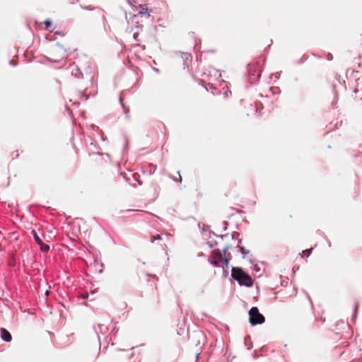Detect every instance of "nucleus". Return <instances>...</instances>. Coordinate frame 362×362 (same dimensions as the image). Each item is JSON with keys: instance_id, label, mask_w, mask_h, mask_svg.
I'll use <instances>...</instances> for the list:
<instances>
[{"instance_id": "nucleus-15", "label": "nucleus", "mask_w": 362, "mask_h": 362, "mask_svg": "<svg viewBox=\"0 0 362 362\" xmlns=\"http://www.w3.org/2000/svg\"><path fill=\"white\" fill-rule=\"evenodd\" d=\"M138 36H139V33H134V39H135L136 41H138V39H137Z\"/></svg>"}, {"instance_id": "nucleus-8", "label": "nucleus", "mask_w": 362, "mask_h": 362, "mask_svg": "<svg viewBox=\"0 0 362 362\" xmlns=\"http://www.w3.org/2000/svg\"><path fill=\"white\" fill-rule=\"evenodd\" d=\"M31 233H32V235H33V238H34L35 240L36 241V243H37V244H41L42 240L40 239V238L38 236V235H37V233H36V231H35V230H33L31 231Z\"/></svg>"}, {"instance_id": "nucleus-7", "label": "nucleus", "mask_w": 362, "mask_h": 362, "mask_svg": "<svg viewBox=\"0 0 362 362\" xmlns=\"http://www.w3.org/2000/svg\"><path fill=\"white\" fill-rule=\"evenodd\" d=\"M150 12L151 11H148V8L144 7V6H140V9H139L138 13L141 16L147 15L148 16H149Z\"/></svg>"}, {"instance_id": "nucleus-5", "label": "nucleus", "mask_w": 362, "mask_h": 362, "mask_svg": "<svg viewBox=\"0 0 362 362\" xmlns=\"http://www.w3.org/2000/svg\"><path fill=\"white\" fill-rule=\"evenodd\" d=\"M248 71L250 74H252V76L259 78L260 76L261 73V64H259V60L249 64Z\"/></svg>"}, {"instance_id": "nucleus-11", "label": "nucleus", "mask_w": 362, "mask_h": 362, "mask_svg": "<svg viewBox=\"0 0 362 362\" xmlns=\"http://www.w3.org/2000/svg\"><path fill=\"white\" fill-rule=\"evenodd\" d=\"M239 250L243 253V257H245V256L249 253V251L247 250L245 248H244L242 246H239Z\"/></svg>"}, {"instance_id": "nucleus-12", "label": "nucleus", "mask_w": 362, "mask_h": 362, "mask_svg": "<svg viewBox=\"0 0 362 362\" xmlns=\"http://www.w3.org/2000/svg\"><path fill=\"white\" fill-rule=\"evenodd\" d=\"M312 250L313 249L310 248V249H307V250H305L303 251V255H306L307 257L310 256V254L312 253Z\"/></svg>"}, {"instance_id": "nucleus-2", "label": "nucleus", "mask_w": 362, "mask_h": 362, "mask_svg": "<svg viewBox=\"0 0 362 362\" xmlns=\"http://www.w3.org/2000/svg\"><path fill=\"white\" fill-rule=\"evenodd\" d=\"M231 276L239 284L250 287L252 286L253 281L251 276L245 273L240 267H233Z\"/></svg>"}, {"instance_id": "nucleus-3", "label": "nucleus", "mask_w": 362, "mask_h": 362, "mask_svg": "<svg viewBox=\"0 0 362 362\" xmlns=\"http://www.w3.org/2000/svg\"><path fill=\"white\" fill-rule=\"evenodd\" d=\"M210 262L215 267H228V259L219 250H214L211 255Z\"/></svg>"}, {"instance_id": "nucleus-9", "label": "nucleus", "mask_w": 362, "mask_h": 362, "mask_svg": "<svg viewBox=\"0 0 362 362\" xmlns=\"http://www.w3.org/2000/svg\"><path fill=\"white\" fill-rule=\"evenodd\" d=\"M38 245L40 246L41 251H42L44 252H46L49 251V245L43 243L42 241L41 244H38Z\"/></svg>"}, {"instance_id": "nucleus-6", "label": "nucleus", "mask_w": 362, "mask_h": 362, "mask_svg": "<svg viewBox=\"0 0 362 362\" xmlns=\"http://www.w3.org/2000/svg\"><path fill=\"white\" fill-rule=\"evenodd\" d=\"M0 332H1V337L4 341H7V342H9L11 341V339H12L11 334L7 329H6L5 328H1Z\"/></svg>"}, {"instance_id": "nucleus-14", "label": "nucleus", "mask_w": 362, "mask_h": 362, "mask_svg": "<svg viewBox=\"0 0 362 362\" xmlns=\"http://www.w3.org/2000/svg\"><path fill=\"white\" fill-rule=\"evenodd\" d=\"M177 174H178V177H174V180L177 181V182H181V180H182L181 175L179 172L177 173Z\"/></svg>"}, {"instance_id": "nucleus-10", "label": "nucleus", "mask_w": 362, "mask_h": 362, "mask_svg": "<svg viewBox=\"0 0 362 362\" xmlns=\"http://www.w3.org/2000/svg\"><path fill=\"white\" fill-rule=\"evenodd\" d=\"M161 239H162V238H161V236L160 235H151L150 241L151 243H153L155 240H161Z\"/></svg>"}, {"instance_id": "nucleus-1", "label": "nucleus", "mask_w": 362, "mask_h": 362, "mask_svg": "<svg viewBox=\"0 0 362 362\" xmlns=\"http://www.w3.org/2000/svg\"><path fill=\"white\" fill-rule=\"evenodd\" d=\"M66 57V49L59 44H57L51 47L47 52V59L52 62L59 63Z\"/></svg>"}, {"instance_id": "nucleus-4", "label": "nucleus", "mask_w": 362, "mask_h": 362, "mask_svg": "<svg viewBox=\"0 0 362 362\" xmlns=\"http://www.w3.org/2000/svg\"><path fill=\"white\" fill-rule=\"evenodd\" d=\"M249 315H250V322L252 325H256L259 324H262L265 318L259 313V310L257 307H252L250 311H249Z\"/></svg>"}, {"instance_id": "nucleus-13", "label": "nucleus", "mask_w": 362, "mask_h": 362, "mask_svg": "<svg viewBox=\"0 0 362 362\" xmlns=\"http://www.w3.org/2000/svg\"><path fill=\"white\" fill-rule=\"evenodd\" d=\"M45 28L48 29L51 26L52 23L50 21H45Z\"/></svg>"}]
</instances>
